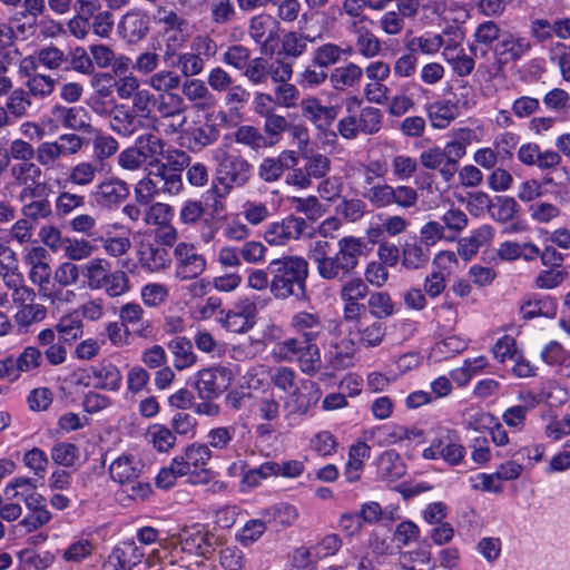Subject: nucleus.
Here are the masks:
<instances>
[{
	"instance_id": "obj_21",
	"label": "nucleus",
	"mask_w": 570,
	"mask_h": 570,
	"mask_svg": "<svg viewBox=\"0 0 570 570\" xmlns=\"http://www.w3.org/2000/svg\"><path fill=\"white\" fill-rule=\"evenodd\" d=\"M130 194L129 185L119 179L110 178L101 181L92 193L97 205L112 208L124 202Z\"/></svg>"
},
{
	"instance_id": "obj_40",
	"label": "nucleus",
	"mask_w": 570,
	"mask_h": 570,
	"mask_svg": "<svg viewBox=\"0 0 570 570\" xmlns=\"http://www.w3.org/2000/svg\"><path fill=\"white\" fill-rule=\"evenodd\" d=\"M158 23L163 26L164 32H176L179 35V39L183 37H189L190 23L189 21L180 16L174 9L159 8L158 11Z\"/></svg>"
},
{
	"instance_id": "obj_37",
	"label": "nucleus",
	"mask_w": 570,
	"mask_h": 570,
	"mask_svg": "<svg viewBox=\"0 0 570 570\" xmlns=\"http://www.w3.org/2000/svg\"><path fill=\"white\" fill-rule=\"evenodd\" d=\"M168 348L173 354V363L176 370L183 371L193 366L197 356L193 351V344L186 337H176L168 343Z\"/></svg>"
},
{
	"instance_id": "obj_7",
	"label": "nucleus",
	"mask_w": 570,
	"mask_h": 570,
	"mask_svg": "<svg viewBox=\"0 0 570 570\" xmlns=\"http://www.w3.org/2000/svg\"><path fill=\"white\" fill-rule=\"evenodd\" d=\"M51 188L49 185H37L32 188L20 190L17 199L21 204V217L33 226L42 220H50L53 208L49 200Z\"/></svg>"
},
{
	"instance_id": "obj_57",
	"label": "nucleus",
	"mask_w": 570,
	"mask_h": 570,
	"mask_svg": "<svg viewBox=\"0 0 570 570\" xmlns=\"http://www.w3.org/2000/svg\"><path fill=\"white\" fill-rule=\"evenodd\" d=\"M42 363V352L36 346H27L18 357H12L16 380L21 372H30Z\"/></svg>"
},
{
	"instance_id": "obj_49",
	"label": "nucleus",
	"mask_w": 570,
	"mask_h": 570,
	"mask_svg": "<svg viewBox=\"0 0 570 570\" xmlns=\"http://www.w3.org/2000/svg\"><path fill=\"white\" fill-rule=\"evenodd\" d=\"M236 435V425H224L210 429L207 432V445L209 449L217 450L220 452H227L232 450L233 442Z\"/></svg>"
},
{
	"instance_id": "obj_2",
	"label": "nucleus",
	"mask_w": 570,
	"mask_h": 570,
	"mask_svg": "<svg viewBox=\"0 0 570 570\" xmlns=\"http://www.w3.org/2000/svg\"><path fill=\"white\" fill-rule=\"evenodd\" d=\"M215 175L206 191V205L213 214L225 209L223 200L236 188H244L253 177V165L240 154L228 150L227 145L213 149Z\"/></svg>"
},
{
	"instance_id": "obj_53",
	"label": "nucleus",
	"mask_w": 570,
	"mask_h": 570,
	"mask_svg": "<svg viewBox=\"0 0 570 570\" xmlns=\"http://www.w3.org/2000/svg\"><path fill=\"white\" fill-rule=\"evenodd\" d=\"M393 186L386 183L373 186H363L362 196L375 208H385L393 205Z\"/></svg>"
},
{
	"instance_id": "obj_14",
	"label": "nucleus",
	"mask_w": 570,
	"mask_h": 570,
	"mask_svg": "<svg viewBox=\"0 0 570 570\" xmlns=\"http://www.w3.org/2000/svg\"><path fill=\"white\" fill-rule=\"evenodd\" d=\"M532 49L529 38L519 33L505 32L494 47V55L500 63L515 62Z\"/></svg>"
},
{
	"instance_id": "obj_11",
	"label": "nucleus",
	"mask_w": 570,
	"mask_h": 570,
	"mask_svg": "<svg viewBox=\"0 0 570 570\" xmlns=\"http://www.w3.org/2000/svg\"><path fill=\"white\" fill-rule=\"evenodd\" d=\"M302 115L309 120L331 142H336L337 134L330 130V127L337 118L340 112L338 106H325L316 97L303 99L301 101Z\"/></svg>"
},
{
	"instance_id": "obj_45",
	"label": "nucleus",
	"mask_w": 570,
	"mask_h": 570,
	"mask_svg": "<svg viewBox=\"0 0 570 570\" xmlns=\"http://www.w3.org/2000/svg\"><path fill=\"white\" fill-rule=\"evenodd\" d=\"M146 438L158 452H169L176 444V435L164 424H153L148 428Z\"/></svg>"
},
{
	"instance_id": "obj_1",
	"label": "nucleus",
	"mask_w": 570,
	"mask_h": 570,
	"mask_svg": "<svg viewBox=\"0 0 570 570\" xmlns=\"http://www.w3.org/2000/svg\"><path fill=\"white\" fill-rule=\"evenodd\" d=\"M366 243L361 237L344 236L337 240L336 252L331 254V244L317 239L309 244L307 257L315 266L317 275L324 281L342 282L351 277L365 256Z\"/></svg>"
},
{
	"instance_id": "obj_27",
	"label": "nucleus",
	"mask_w": 570,
	"mask_h": 570,
	"mask_svg": "<svg viewBox=\"0 0 570 570\" xmlns=\"http://www.w3.org/2000/svg\"><path fill=\"white\" fill-rule=\"evenodd\" d=\"M91 376L97 381L94 386L104 391L117 392L121 387L122 375L117 365L102 361L89 368Z\"/></svg>"
},
{
	"instance_id": "obj_9",
	"label": "nucleus",
	"mask_w": 570,
	"mask_h": 570,
	"mask_svg": "<svg viewBox=\"0 0 570 570\" xmlns=\"http://www.w3.org/2000/svg\"><path fill=\"white\" fill-rule=\"evenodd\" d=\"M155 109L160 119L169 120L165 125V134L174 135L184 130L187 122V106L178 94H159L156 96Z\"/></svg>"
},
{
	"instance_id": "obj_10",
	"label": "nucleus",
	"mask_w": 570,
	"mask_h": 570,
	"mask_svg": "<svg viewBox=\"0 0 570 570\" xmlns=\"http://www.w3.org/2000/svg\"><path fill=\"white\" fill-rule=\"evenodd\" d=\"M234 380V373L226 366L203 368L197 373L195 387L202 400L219 396Z\"/></svg>"
},
{
	"instance_id": "obj_41",
	"label": "nucleus",
	"mask_w": 570,
	"mask_h": 570,
	"mask_svg": "<svg viewBox=\"0 0 570 570\" xmlns=\"http://www.w3.org/2000/svg\"><path fill=\"white\" fill-rule=\"evenodd\" d=\"M109 271L110 263L100 257L91 258L81 266L82 275L87 279V285L90 289H101Z\"/></svg>"
},
{
	"instance_id": "obj_62",
	"label": "nucleus",
	"mask_w": 570,
	"mask_h": 570,
	"mask_svg": "<svg viewBox=\"0 0 570 570\" xmlns=\"http://www.w3.org/2000/svg\"><path fill=\"white\" fill-rule=\"evenodd\" d=\"M36 53L39 65L48 70H59L68 60L65 51L52 43L39 48Z\"/></svg>"
},
{
	"instance_id": "obj_56",
	"label": "nucleus",
	"mask_w": 570,
	"mask_h": 570,
	"mask_svg": "<svg viewBox=\"0 0 570 570\" xmlns=\"http://www.w3.org/2000/svg\"><path fill=\"white\" fill-rule=\"evenodd\" d=\"M187 137L194 147L202 149L210 146L218 140L219 130L215 125L204 122L198 126L191 127L187 131Z\"/></svg>"
},
{
	"instance_id": "obj_31",
	"label": "nucleus",
	"mask_w": 570,
	"mask_h": 570,
	"mask_svg": "<svg viewBox=\"0 0 570 570\" xmlns=\"http://www.w3.org/2000/svg\"><path fill=\"white\" fill-rule=\"evenodd\" d=\"M347 30L355 37V47L358 55L372 59L381 52V40L370 30L367 23L360 26L354 23Z\"/></svg>"
},
{
	"instance_id": "obj_42",
	"label": "nucleus",
	"mask_w": 570,
	"mask_h": 570,
	"mask_svg": "<svg viewBox=\"0 0 570 570\" xmlns=\"http://www.w3.org/2000/svg\"><path fill=\"white\" fill-rule=\"evenodd\" d=\"M144 551L132 541L122 542L111 553L110 559L115 560L121 570H131L141 562Z\"/></svg>"
},
{
	"instance_id": "obj_12",
	"label": "nucleus",
	"mask_w": 570,
	"mask_h": 570,
	"mask_svg": "<svg viewBox=\"0 0 570 570\" xmlns=\"http://www.w3.org/2000/svg\"><path fill=\"white\" fill-rule=\"evenodd\" d=\"M308 225L302 217L288 215L279 222L268 224L264 230V239L272 246H283L292 239L306 235Z\"/></svg>"
},
{
	"instance_id": "obj_58",
	"label": "nucleus",
	"mask_w": 570,
	"mask_h": 570,
	"mask_svg": "<svg viewBox=\"0 0 570 570\" xmlns=\"http://www.w3.org/2000/svg\"><path fill=\"white\" fill-rule=\"evenodd\" d=\"M56 83L57 80L50 75L38 72L30 79H27L26 91L30 94L31 98L46 99L53 94Z\"/></svg>"
},
{
	"instance_id": "obj_20",
	"label": "nucleus",
	"mask_w": 570,
	"mask_h": 570,
	"mask_svg": "<svg viewBox=\"0 0 570 570\" xmlns=\"http://www.w3.org/2000/svg\"><path fill=\"white\" fill-rule=\"evenodd\" d=\"M9 174L14 185L21 187L20 190L32 188L37 185H49L41 180L43 169L41 165L33 159L14 161L9 167Z\"/></svg>"
},
{
	"instance_id": "obj_5",
	"label": "nucleus",
	"mask_w": 570,
	"mask_h": 570,
	"mask_svg": "<svg viewBox=\"0 0 570 570\" xmlns=\"http://www.w3.org/2000/svg\"><path fill=\"white\" fill-rule=\"evenodd\" d=\"M468 142L459 139L448 141L443 148L433 146L419 156L420 165L429 170H438L445 183H450L459 168V161L466 154Z\"/></svg>"
},
{
	"instance_id": "obj_39",
	"label": "nucleus",
	"mask_w": 570,
	"mask_h": 570,
	"mask_svg": "<svg viewBox=\"0 0 570 570\" xmlns=\"http://www.w3.org/2000/svg\"><path fill=\"white\" fill-rule=\"evenodd\" d=\"M377 472L382 480L393 482L402 478L406 469L397 453L386 451L379 459Z\"/></svg>"
},
{
	"instance_id": "obj_19",
	"label": "nucleus",
	"mask_w": 570,
	"mask_h": 570,
	"mask_svg": "<svg viewBox=\"0 0 570 570\" xmlns=\"http://www.w3.org/2000/svg\"><path fill=\"white\" fill-rule=\"evenodd\" d=\"M289 327L309 343H316L325 332L321 315L306 311L295 313L291 318Z\"/></svg>"
},
{
	"instance_id": "obj_29",
	"label": "nucleus",
	"mask_w": 570,
	"mask_h": 570,
	"mask_svg": "<svg viewBox=\"0 0 570 570\" xmlns=\"http://www.w3.org/2000/svg\"><path fill=\"white\" fill-rule=\"evenodd\" d=\"M421 434L420 431L397 424L382 425L371 431V438L380 446H389L405 440H412L416 436H421Z\"/></svg>"
},
{
	"instance_id": "obj_52",
	"label": "nucleus",
	"mask_w": 570,
	"mask_h": 570,
	"mask_svg": "<svg viewBox=\"0 0 570 570\" xmlns=\"http://www.w3.org/2000/svg\"><path fill=\"white\" fill-rule=\"evenodd\" d=\"M146 83L158 95L175 94L174 90L180 87V76L171 70H160L150 75Z\"/></svg>"
},
{
	"instance_id": "obj_50",
	"label": "nucleus",
	"mask_w": 570,
	"mask_h": 570,
	"mask_svg": "<svg viewBox=\"0 0 570 570\" xmlns=\"http://www.w3.org/2000/svg\"><path fill=\"white\" fill-rule=\"evenodd\" d=\"M183 96L190 102H195L197 108L205 109L212 99V94L205 82L199 79H187L181 85Z\"/></svg>"
},
{
	"instance_id": "obj_3",
	"label": "nucleus",
	"mask_w": 570,
	"mask_h": 570,
	"mask_svg": "<svg viewBox=\"0 0 570 570\" xmlns=\"http://www.w3.org/2000/svg\"><path fill=\"white\" fill-rule=\"evenodd\" d=\"M272 277L271 294L279 301L306 296L308 262L301 256H283L268 263Z\"/></svg>"
},
{
	"instance_id": "obj_34",
	"label": "nucleus",
	"mask_w": 570,
	"mask_h": 570,
	"mask_svg": "<svg viewBox=\"0 0 570 570\" xmlns=\"http://www.w3.org/2000/svg\"><path fill=\"white\" fill-rule=\"evenodd\" d=\"M100 174V166L95 160H81L70 167L67 181L73 186L88 187Z\"/></svg>"
},
{
	"instance_id": "obj_4",
	"label": "nucleus",
	"mask_w": 570,
	"mask_h": 570,
	"mask_svg": "<svg viewBox=\"0 0 570 570\" xmlns=\"http://www.w3.org/2000/svg\"><path fill=\"white\" fill-rule=\"evenodd\" d=\"M271 356L277 363L297 362L299 370L306 375H315L322 367L317 344L309 343L298 335L276 343Z\"/></svg>"
},
{
	"instance_id": "obj_33",
	"label": "nucleus",
	"mask_w": 570,
	"mask_h": 570,
	"mask_svg": "<svg viewBox=\"0 0 570 570\" xmlns=\"http://www.w3.org/2000/svg\"><path fill=\"white\" fill-rule=\"evenodd\" d=\"M363 78V69L354 63L348 62L337 67L330 73V82L334 90L344 91L348 88L358 87Z\"/></svg>"
},
{
	"instance_id": "obj_36",
	"label": "nucleus",
	"mask_w": 570,
	"mask_h": 570,
	"mask_svg": "<svg viewBox=\"0 0 570 570\" xmlns=\"http://www.w3.org/2000/svg\"><path fill=\"white\" fill-rule=\"evenodd\" d=\"M234 140L239 145L248 147L255 153L275 144V140H268L258 128L250 125L239 126L234 131Z\"/></svg>"
},
{
	"instance_id": "obj_28",
	"label": "nucleus",
	"mask_w": 570,
	"mask_h": 570,
	"mask_svg": "<svg viewBox=\"0 0 570 570\" xmlns=\"http://www.w3.org/2000/svg\"><path fill=\"white\" fill-rule=\"evenodd\" d=\"M430 255L428 246L419 243L416 238L406 239L401 245V264L405 269L424 268L429 264Z\"/></svg>"
},
{
	"instance_id": "obj_61",
	"label": "nucleus",
	"mask_w": 570,
	"mask_h": 570,
	"mask_svg": "<svg viewBox=\"0 0 570 570\" xmlns=\"http://www.w3.org/2000/svg\"><path fill=\"white\" fill-rule=\"evenodd\" d=\"M439 455L448 463L458 464L464 456V448L458 442L456 436L450 433L438 439Z\"/></svg>"
},
{
	"instance_id": "obj_18",
	"label": "nucleus",
	"mask_w": 570,
	"mask_h": 570,
	"mask_svg": "<svg viewBox=\"0 0 570 570\" xmlns=\"http://www.w3.org/2000/svg\"><path fill=\"white\" fill-rule=\"evenodd\" d=\"M298 157L294 150H283L277 157H266L258 166V177L265 183L277 181L284 170L294 168Z\"/></svg>"
},
{
	"instance_id": "obj_54",
	"label": "nucleus",
	"mask_w": 570,
	"mask_h": 570,
	"mask_svg": "<svg viewBox=\"0 0 570 570\" xmlns=\"http://www.w3.org/2000/svg\"><path fill=\"white\" fill-rule=\"evenodd\" d=\"M366 309L376 320L389 318L394 314V303L387 292H372L368 295Z\"/></svg>"
},
{
	"instance_id": "obj_51",
	"label": "nucleus",
	"mask_w": 570,
	"mask_h": 570,
	"mask_svg": "<svg viewBox=\"0 0 570 570\" xmlns=\"http://www.w3.org/2000/svg\"><path fill=\"white\" fill-rule=\"evenodd\" d=\"M47 316V308L42 304L22 305L14 314V323L21 332H27L28 328L41 321Z\"/></svg>"
},
{
	"instance_id": "obj_22",
	"label": "nucleus",
	"mask_w": 570,
	"mask_h": 570,
	"mask_svg": "<svg viewBox=\"0 0 570 570\" xmlns=\"http://www.w3.org/2000/svg\"><path fill=\"white\" fill-rule=\"evenodd\" d=\"M138 262L142 269L157 273L167 269L171 264L169 252L151 242H141L137 252Z\"/></svg>"
},
{
	"instance_id": "obj_24",
	"label": "nucleus",
	"mask_w": 570,
	"mask_h": 570,
	"mask_svg": "<svg viewBox=\"0 0 570 570\" xmlns=\"http://www.w3.org/2000/svg\"><path fill=\"white\" fill-rule=\"evenodd\" d=\"M144 470V463L134 454H121L109 465L110 478L121 484L132 483Z\"/></svg>"
},
{
	"instance_id": "obj_38",
	"label": "nucleus",
	"mask_w": 570,
	"mask_h": 570,
	"mask_svg": "<svg viewBox=\"0 0 570 570\" xmlns=\"http://www.w3.org/2000/svg\"><path fill=\"white\" fill-rule=\"evenodd\" d=\"M520 313L524 320H532L538 316L551 318L557 314V302L550 296L533 297L522 303Z\"/></svg>"
},
{
	"instance_id": "obj_13",
	"label": "nucleus",
	"mask_w": 570,
	"mask_h": 570,
	"mask_svg": "<svg viewBox=\"0 0 570 570\" xmlns=\"http://www.w3.org/2000/svg\"><path fill=\"white\" fill-rule=\"evenodd\" d=\"M305 164L302 168L294 169L286 178L289 185L298 188H308L313 179H321L331 169V160L320 153H312L304 156Z\"/></svg>"
},
{
	"instance_id": "obj_17",
	"label": "nucleus",
	"mask_w": 570,
	"mask_h": 570,
	"mask_svg": "<svg viewBox=\"0 0 570 570\" xmlns=\"http://www.w3.org/2000/svg\"><path fill=\"white\" fill-rule=\"evenodd\" d=\"M214 534L199 527L186 529L180 534L181 550L190 554L208 558L215 550Z\"/></svg>"
},
{
	"instance_id": "obj_55",
	"label": "nucleus",
	"mask_w": 570,
	"mask_h": 570,
	"mask_svg": "<svg viewBox=\"0 0 570 570\" xmlns=\"http://www.w3.org/2000/svg\"><path fill=\"white\" fill-rule=\"evenodd\" d=\"M136 147L144 159H151L153 164L158 163L159 157L164 155L165 141L155 134H144L137 137Z\"/></svg>"
},
{
	"instance_id": "obj_30",
	"label": "nucleus",
	"mask_w": 570,
	"mask_h": 570,
	"mask_svg": "<svg viewBox=\"0 0 570 570\" xmlns=\"http://www.w3.org/2000/svg\"><path fill=\"white\" fill-rule=\"evenodd\" d=\"M39 346L43 348L46 360L51 365H60L67 360V350L61 338H57L53 328H45L37 336Z\"/></svg>"
},
{
	"instance_id": "obj_46",
	"label": "nucleus",
	"mask_w": 570,
	"mask_h": 570,
	"mask_svg": "<svg viewBox=\"0 0 570 570\" xmlns=\"http://www.w3.org/2000/svg\"><path fill=\"white\" fill-rule=\"evenodd\" d=\"M386 327L380 321H374L371 324L358 322L355 334L360 344L365 347L379 346L385 336Z\"/></svg>"
},
{
	"instance_id": "obj_16",
	"label": "nucleus",
	"mask_w": 570,
	"mask_h": 570,
	"mask_svg": "<svg viewBox=\"0 0 570 570\" xmlns=\"http://www.w3.org/2000/svg\"><path fill=\"white\" fill-rule=\"evenodd\" d=\"M55 119L66 129L91 134L94 128L88 111L81 106L56 105L51 110Z\"/></svg>"
},
{
	"instance_id": "obj_35",
	"label": "nucleus",
	"mask_w": 570,
	"mask_h": 570,
	"mask_svg": "<svg viewBox=\"0 0 570 570\" xmlns=\"http://www.w3.org/2000/svg\"><path fill=\"white\" fill-rule=\"evenodd\" d=\"M7 114H9L11 120L26 118L30 116V110L33 108V102L30 94L23 88H16L12 90L6 99Z\"/></svg>"
},
{
	"instance_id": "obj_23",
	"label": "nucleus",
	"mask_w": 570,
	"mask_h": 570,
	"mask_svg": "<svg viewBox=\"0 0 570 570\" xmlns=\"http://www.w3.org/2000/svg\"><path fill=\"white\" fill-rule=\"evenodd\" d=\"M118 32L128 43H137L149 32L148 16L138 10L128 11L118 23Z\"/></svg>"
},
{
	"instance_id": "obj_32",
	"label": "nucleus",
	"mask_w": 570,
	"mask_h": 570,
	"mask_svg": "<svg viewBox=\"0 0 570 570\" xmlns=\"http://www.w3.org/2000/svg\"><path fill=\"white\" fill-rule=\"evenodd\" d=\"M213 456V452L209 449V445L206 443H193L187 445L184 449L183 454L176 455L178 462L184 464L186 470V474L194 470H204V468L208 464Z\"/></svg>"
},
{
	"instance_id": "obj_44",
	"label": "nucleus",
	"mask_w": 570,
	"mask_h": 570,
	"mask_svg": "<svg viewBox=\"0 0 570 570\" xmlns=\"http://www.w3.org/2000/svg\"><path fill=\"white\" fill-rule=\"evenodd\" d=\"M399 564L403 570H433L435 567L431 552L425 549L402 552Z\"/></svg>"
},
{
	"instance_id": "obj_26",
	"label": "nucleus",
	"mask_w": 570,
	"mask_h": 570,
	"mask_svg": "<svg viewBox=\"0 0 570 570\" xmlns=\"http://www.w3.org/2000/svg\"><path fill=\"white\" fill-rule=\"evenodd\" d=\"M278 22L269 14H257L249 21L248 35L258 45L266 47L278 36Z\"/></svg>"
},
{
	"instance_id": "obj_59",
	"label": "nucleus",
	"mask_w": 570,
	"mask_h": 570,
	"mask_svg": "<svg viewBox=\"0 0 570 570\" xmlns=\"http://www.w3.org/2000/svg\"><path fill=\"white\" fill-rule=\"evenodd\" d=\"M501 37V29L493 20H485L479 23L473 33L474 42L484 47L483 55L488 52L495 41L499 42Z\"/></svg>"
},
{
	"instance_id": "obj_64",
	"label": "nucleus",
	"mask_w": 570,
	"mask_h": 570,
	"mask_svg": "<svg viewBox=\"0 0 570 570\" xmlns=\"http://www.w3.org/2000/svg\"><path fill=\"white\" fill-rule=\"evenodd\" d=\"M119 149L118 140L111 135L98 134L92 140L94 159L96 163H102L117 154Z\"/></svg>"
},
{
	"instance_id": "obj_43",
	"label": "nucleus",
	"mask_w": 570,
	"mask_h": 570,
	"mask_svg": "<svg viewBox=\"0 0 570 570\" xmlns=\"http://www.w3.org/2000/svg\"><path fill=\"white\" fill-rule=\"evenodd\" d=\"M120 322L129 330V326L140 328L135 330L138 336H146L149 328L148 322L145 325V311L138 303H127L119 308Z\"/></svg>"
},
{
	"instance_id": "obj_8",
	"label": "nucleus",
	"mask_w": 570,
	"mask_h": 570,
	"mask_svg": "<svg viewBox=\"0 0 570 570\" xmlns=\"http://www.w3.org/2000/svg\"><path fill=\"white\" fill-rule=\"evenodd\" d=\"M175 277L179 281L198 278L207 268V259L197 246L188 242H179L174 247Z\"/></svg>"
},
{
	"instance_id": "obj_15",
	"label": "nucleus",
	"mask_w": 570,
	"mask_h": 570,
	"mask_svg": "<svg viewBox=\"0 0 570 570\" xmlns=\"http://www.w3.org/2000/svg\"><path fill=\"white\" fill-rule=\"evenodd\" d=\"M109 127L118 136L130 138L144 128L142 116L135 114L128 105L118 104L110 111Z\"/></svg>"
},
{
	"instance_id": "obj_6",
	"label": "nucleus",
	"mask_w": 570,
	"mask_h": 570,
	"mask_svg": "<svg viewBox=\"0 0 570 570\" xmlns=\"http://www.w3.org/2000/svg\"><path fill=\"white\" fill-rule=\"evenodd\" d=\"M85 145L86 138L76 132L61 134L55 140H43L37 145L36 160L42 169H59L63 159L78 155Z\"/></svg>"
},
{
	"instance_id": "obj_60",
	"label": "nucleus",
	"mask_w": 570,
	"mask_h": 570,
	"mask_svg": "<svg viewBox=\"0 0 570 570\" xmlns=\"http://www.w3.org/2000/svg\"><path fill=\"white\" fill-rule=\"evenodd\" d=\"M519 210V205L514 198L509 196H497L492 202L490 216L495 222L508 223L512 220Z\"/></svg>"
},
{
	"instance_id": "obj_47",
	"label": "nucleus",
	"mask_w": 570,
	"mask_h": 570,
	"mask_svg": "<svg viewBox=\"0 0 570 570\" xmlns=\"http://www.w3.org/2000/svg\"><path fill=\"white\" fill-rule=\"evenodd\" d=\"M442 45V38H440L439 35L426 32L421 36L411 38L409 41H406L405 48L407 51L413 52L416 57L419 53L434 56L440 51Z\"/></svg>"
},
{
	"instance_id": "obj_48",
	"label": "nucleus",
	"mask_w": 570,
	"mask_h": 570,
	"mask_svg": "<svg viewBox=\"0 0 570 570\" xmlns=\"http://www.w3.org/2000/svg\"><path fill=\"white\" fill-rule=\"evenodd\" d=\"M62 252L69 262L85 261L95 253L96 246L86 238L66 237Z\"/></svg>"
},
{
	"instance_id": "obj_25",
	"label": "nucleus",
	"mask_w": 570,
	"mask_h": 570,
	"mask_svg": "<svg viewBox=\"0 0 570 570\" xmlns=\"http://www.w3.org/2000/svg\"><path fill=\"white\" fill-rule=\"evenodd\" d=\"M255 306L249 302L236 306L235 309L228 311L220 322L223 326L232 333H246L255 324Z\"/></svg>"
},
{
	"instance_id": "obj_63",
	"label": "nucleus",
	"mask_w": 570,
	"mask_h": 570,
	"mask_svg": "<svg viewBox=\"0 0 570 570\" xmlns=\"http://www.w3.org/2000/svg\"><path fill=\"white\" fill-rule=\"evenodd\" d=\"M370 293V288L364 279L361 277H348L342 281L338 295L341 301L354 299V302H360L366 298Z\"/></svg>"
}]
</instances>
